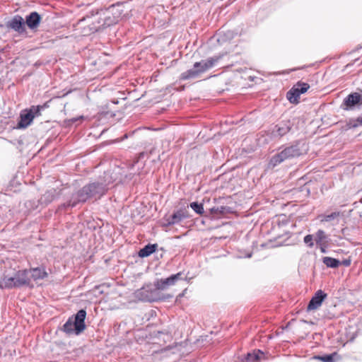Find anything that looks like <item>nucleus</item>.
Masks as SVG:
<instances>
[{
	"label": "nucleus",
	"mask_w": 362,
	"mask_h": 362,
	"mask_svg": "<svg viewBox=\"0 0 362 362\" xmlns=\"http://www.w3.org/2000/svg\"><path fill=\"white\" fill-rule=\"evenodd\" d=\"M24 286H30V278L28 276V269L6 271L0 279L1 289H11Z\"/></svg>",
	"instance_id": "nucleus-1"
},
{
	"label": "nucleus",
	"mask_w": 362,
	"mask_h": 362,
	"mask_svg": "<svg viewBox=\"0 0 362 362\" xmlns=\"http://www.w3.org/2000/svg\"><path fill=\"white\" fill-rule=\"evenodd\" d=\"M301 142L296 141L292 144L282 148L278 153L274 155L269 163V165L274 168L284 161L298 157L303 154Z\"/></svg>",
	"instance_id": "nucleus-2"
},
{
	"label": "nucleus",
	"mask_w": 362,
	"mask_h": 362,
	"mask_svg": "<svg viewBox=\"0 0 362 362\" xmlns=\"http://www.w3.org/2000/svg\"><path fill=\"white\" fill-rule=\"evenodd\" d=\"M223 57V54H218L209 57L207 59L194 63L192 69H189L181 74L180 78L182 80H187L189 78H197L201 74L204 73L215 66Z\"/></svg>",
	"instance_id": "nucleus-3"
},
{
	"label": "nucleus",
	"mask_w": 362,
	"mask_h": 362,
	"mask_svg": "<svg viewBox=\"0 0 362 362\" xmlns=\"http://www.w3.org/2000/svg\"><path fill=\"white\" fill-rule=\"evenodd\" d=\"M105 187L98 183H90L84 186L71 200L69 205L74 206L78 202H84L88 199L100 197L105 193Z\"/></svg>",
	"instance_id": "nucleus-4"
},
{
	"label": "nucleus",
	"mask_w": 362,
	"mask_h": 362,
	"mask_svg": "<svg viewBox=\"0 0 362 362\" xmlns=\"http://www.w3.org/2000/svg\"><path fill=\"white\" fill-rule=\"evenodd\" d=\"M86 313L84 310H79L74 318H69L64 325V331L69 334H78L85 328L84 320Z\"/></svg>",
	"instance_id": "nucleus-5"
},
{
	"label": "nucleus",
	"mask_w": 362,
	"mask_h": 362,
	"mask_svg": "<svg viewBox=\"0 0 362 362\" xmlns=\"http://www.w3.org/2000/svg\"><path fill=\"white\" fill-rule=\"evenodd\" d=\"M42 106H32L30 110H25L21 114V119L18 124L19 128H25L29 126L33 119L40 115Z\"/></svg>",
	"instance_id": "nucleus-6"
},
{
	"label": "nucleus",
	"mask_w": 362,
	"mask_h": 362,
	"mask_svg": "<svg viewBox=\"0 0 362 362\" xmlns=\"http://www.w3.org/2000/svg\"><path fill=\"white\" fill-rule=\"evenodd\" d=\"M186 276H184L182 272H178L175 274H173L170 276L165 279H160L157 280L154 286L158 291H164L168 289L170 286H174L178 281L185 280Z\"/></svg>",
	"instance_id": "nucleus-7"
},
{
	"label": "nucleus",
	"mask_w": 362,
	"mask_h": 362,
	"mask_svg": "<svg viewBox=\"0 0 362 362\" xmlns=\"http://www.w3.org/2000/svg\"><path fill=\"white\" fill-rule=\"evenodd\" d=\"M292 126L289 121L281 122L274 126L267 133L272 140L280 139L291 130Z\"/></svg>",
	"instance_id": "nucleus-8"
},
{
	"label": "nucleus",
	"mask_w": 362,
	"mask_h": 362,
	"mask_svg": "<svg viewBox=\"0 0 362 362\" xmlns=\"http://www.w3.org/2000/svg\"><path fill=\"white\" fill-rule=\"evenodd\" d=\"M158 291L156 287L153 288L151 286L148 285L137 290L135 294L140 300L153 302L159 299Z\"/></svg>",
	"instance_id": "nucleus-9"
},
{
	"label": "nucleus",
	"mask_w": 362,
	"mask_h": 362,
	"mask_svg": "<svg viewBox=\"0 0 362 362\" xmlns=\"http://www.w3.org/2000/svg\"><path fill=\"white\" fill-rule=\"evenodd\" d=\"M78 29L81 30L83 35H88L97 30L98 26L94 24L92 18H84L78 23Z\"/></svg>",
	"instance_id": "nucleus-10"
},
{
	"label": "nucleus",
	"mask_w": 362,
	"mask_h": 362,
	"mask_svg": "<svg viewBox=\"0 0 362 362\" xmlns=\"http://www.w3.org/2000/svg\"><path fill=\"white\" fill-rule=\"evenodd\" d=\"M361 94L352 93L347 95L343 101L342 107L344 110H352L356 105H361Z\"/></svg>",
	"instance_id": "nucleus-11"
},
{
	"label": "nucleus",
	"mask_w": 362,
	"mask_h": 362,
	"mask_svg": "<svg viewBox=\"0 0 362 362\" xmlns=\"http://www.w3.org/2000/svg\"><path fill=\"white\" fill-rule=\"evenodd\" d=\"M326 297L327 294L325 293L322 290L317 291L310 300L308 305V310H313L319 308Z\"/></svg>",
	"instance_id": "nucleus-12"
},
{
	"label": "nucleus",
	"mask_w": 362,
	"mask_h": 362,
	"mask_svg": "<svg viewBox=\"0 0 362 362\" xmlns=\"http://www.w3.org/2000/svg\"><path fill=\"white\" fill-rule=\"evenodd\" d=\"M8 26L19 33L23 32L24 30L23 18L19 16H16L8 22Z\"/></svg>",
	"instance_id": "nucleus-13"
},
{
	"label": "nucleus",
	"mask_w": 362,
	"mask_h": 362,
	"mask_svg": "<svg viewBox=\"0 0 362 362\" xmlns=\"http://www.w3.org/2000/svg\"><path fill=\"white\" fill-rule=\"evenodd\" d=\"M28 276L30 278V281L33 279L34 281H37L38 279H44L47 276V272L41 268H34L32 269L28 270ZM30 286H33L30 284Z\"/></svg>",
	"instance_id": "nucleus-14"
},
{
	"label": "nucleus",
	"mask_w": 362,
	"mask_h": 362,
	"mask_svg": "<svg viewBox=\"0 0 362 362\" xmlns=\"http://www.w3.org/2000/svg\"><path fill=\"white\" fill-rule=\"evenodd\" d=\"M40 16L37 12H32L26 17V25L31 29L38 26L40 21Z\"/></svg>",
	"instance_id": "nucleus-15"
},
{
	"label": "nucleus",
	"mask_w": 362,
	"mask_h": 362,
	"mask_svg": "<svg viewBox=\"0 0 362 362\" xmlns=\"http://www.w3.org/2000/svg\"><path fill=\"white\" fill-rule=\"evenodd\" d=\"M158 245L156 244H148L146 245L144 248L141 249L139 252V255L141 257H146L151 255L152 253H153Z\"/></svg>",
	"instance_id": "nucleus-16"
},
{
	"label": "nucleus",
	"mask_w": 362,
	"mask_h": 362,
	"mask_svg": "<svg viewBox=\"0 0 362 362\" xmlns=\"http://www.w3.org/2000/svg\"><path fill=\"white\" fill-rule=\"evenodd\" d=\"M298 88H293L287 93L286 98L291 103L297 104L299 102L300 94L297 91Z\"/></svg>",
	"instance_id": "nucleus-17"
},
{
	"label": "nucleus",
	"mask_w": 362,
	"mask_h": 362,
	"mask_svg": "<svg viewBox=\"0 0 362 362\" xmlns=\"http://www.w3.org/2000/svg\"><path fill=\"white\" fill-rule=\"evenodd\" d=\"M317 245L328 244L329 238L322 230H318L315 235Z\"/></svg>",
	"instance_id": "nucleus-18"
},
{
	"label": "nucleus",
	"mask_w": 362,
	"mask_h": 362,
	"mask_svg": "<svg viewBox=\"0 0 362 362\" xmlns=\"http://www.w3.org/2000/svg\"><path fill=\"white\" fill-rule=\"evenodd\" d=\"M185 218L186 216L185 215L184 212L182 211H178L173 214L168 219V225H174L178 223Z\"/></svg>",
	"instance_id": "nucleus-19"
},
{
	"label": "nucleus",
	"mask_w": 362,
	"mask_h": 362,
	"mask_svg": "<svg viewBox=\"0 0 362 362\" xmlns=\"http://www.w3.org/2000/svg\"><path fill=\"white\" fill-rule=\"evenodd\" d=\"M322 262L327 267L330 268H337L341 265V262L339 260L329 257H325Z\"/></svg>",
	"instance_id": "nucleus-20"
},
{
	"label": "nucleus",
	"mask_w": 362,
	"mask_h": 362,
	"mask_svg": "<svg viewBox=\"0 0 362 362\" xmlns=\"http://www.w3.org/2000/svg\"><path fill=\"white\" fill-rule=\"evenodd\" d=\"M263 354V352L259 350L256 353L248 354L246 358V362H259Z\"/></svg>",
	"instance_id": "nucleus-21"
},
{
	"label": "nucleus",
	"mask_w": 362,
	"mask_h": 362,
	"mask_svg": "<svg viewBox=\"0 0 362 362\" xmlns=\"http://www.w3.org/2000/svg\"><path fill=\"white\" fill-rule=\"evenodd\" d=\"M340 215L339 212H332L328 215H321L320 216L321 222H329L336 218H337Z\"/></svg>",
	"instance_id": "nucleus-22"
},
{
	"label": "nucleus",
	"mask_w": 362,
	"mask_h": 362,
	"mask_svg": "<svg viewBox=\"0 0 362 362\" xmlns=\"http://www.w3.org/2000/svg\"><path fill=\"white\" fill-rule=\"evenodd\" d=\"M294 87L298 88L297 91L300 95L305 93L310 88V86L306 83L298 82L294 85Z\"/></svg>",
	"instance_id": "nucleus-23"
},
{
	"label": "nucleus",
	"mask_w": 362,
	"mask_h": 362,
	"mask_svg": "<svg viewBox=\"0 0 362 362\" xmlns=\"http://www.w3.org/2000/svg\"><path fill=\"white\" fill-rule=\"evenodd\" d=\"M190 207L198 214L202 215L204 213V207L202 204L197 202H192L190 204Z\"/></svg>",
	"instance_id": "nucleus-24"
},
{
	"label": "nucleus",
	"mask_w": 362,
	"mask_h": 362,
	"mask_svg": "<svg viewBox=\"0 0 362 362\" xmlns=\"http://www.w3.org/2000/svg\"><path fill=\"white\" fill-rule=\"evenodd\" d=\"M209 210L211 211V214H221L224 213L225 208L223 206L217 207V208L213 207V208L210 209Z\"/></svg>",
	"instance_id": "nucleus-25"
},
{
	"label": "nucleus",
	"mask_w": 362,
	"mask_h": 362,
	"mask_svg": "<svg viewBox=\"0 0 362 362\" xmlns=\"http://www.w3.org/2000/svg\"><path fill=\"white\" fill-rule=\"evenodd\" d=\"M305 243L308 244V246H313V235H307L304 238Z\"/></svg>",
	"instance_id": "nucleus-26"
},
{
	"label": "nucleus",
	"mask_w": 362,
	"mask_h": 362,
	"mask_svg": "<svg viewBox=\"0 0 362 362\" xmlns=\"http://www.w3.org/2000/svg\"><path fill=\"white\" fill-rule=\"evenodd\" d=\"M320 359L323 362H333V356H332V355H326V356H322L320 358Z\"/></svg>",
	"instance_id": "nucleus-27"
},
{
	"label": "nucleus",
	"mask_w": 362,
	"mask_h": 362,
	"mask_svg": "<svg viewBox=\"0 0 362 362\" xmlns=\"http://www.w3.org/2000/svg\"><path fill=\"white\" fill-rule=\"evenodd\" d=\"M341 264L345 266V267H349L350 264H351V259H344L341 262Z\"/></svg>",
	"instance_id": "nucleus-28"
},
{
	"label": "nucleus",
	"mask_w": 362,
	"mask_h": 362,
	"mask_svg": "<svg viewBox=\"0 0 362 362\" xmlns=\"http://www.w3.org/2000/svg\"><path fill=\"white\" fill-rule=\"evenodd\" d=\"M328 244H322V245H318L320 247V250L322 253H325L326 252V247L327 246Z\"/></svg>",
	"instance_id": "nucleus-29"
},
{
	"label": "nucleus",
	"mask_w": 362,
	"mask_h": 362,
	"mask_svg": "<svg viewBox=\"0 0 362 362\" xmlns=\"http://www.w3.org/2000/svg\"><path fill=\"white\" fill-rule=\"evenodd\" d=\"M122 6V4H115V7H117V11L118 12H121L122 11V10L121 9V7Z\"/></svg>",
	"instance_id": "nucleus-30"
},
{
	"label": "nucleus",
	"mask_w": 362,
	"mask_h": 362,
	"mask_svg": "<svg viewBox=\"0 0 362 362\" xmlns=\"http://www.w3.org/2000/svg\"><path fill=\"white\" fill-rule=\"evenodd\" d=\"M119 141L120 140H119L118 139H115L114 142L116 143V142Z\"/></svg>",
	"instance_id": "nucleus-31"
},
{
	"label": "nucleus",
	"mask_w": 362,
	"mask_h": 362,
	"mask_svg": "<svg viewBox=\"0 0 362 362\" xmlns=\"http://www.w3.org/2000/svg\"><path fill=\"white\" fill-rule=\"evenodd\" d=\"M361 100H360V101H361V103L362 105V95H361Z\"/></svg>",
	"instance_id": "nucleus-32"
},
{
	"label": "nucleus",
	"mask_w": 362,
	"mask_h": 362,
	"mask_svg": "<svg viewBox=\"0 0 362 362\" xmlns=\"http://www.w3.org/2000/svg\"><path fill=\"white\" fill-rule=\"evenodd\" d=\"M127 134L124 135V138H127Z\"/></svg>",
	"instance_id": "nucleus-33"
},
{
	"label": "nucleus",
	"mask_w": 362,
	"mask_h": 362,
	"mask_svg": "<svg viewBox=\"0 0 362 362\" xmlns=\"http://www.w3.org/2000/svg\"><path fill=\"white\" fill-rule=\"evenodd\" d=\"M107 25H110L111 23H105Z\"/></svg>",
	"instance_id": "nucleus-34"
}]
</instances>
